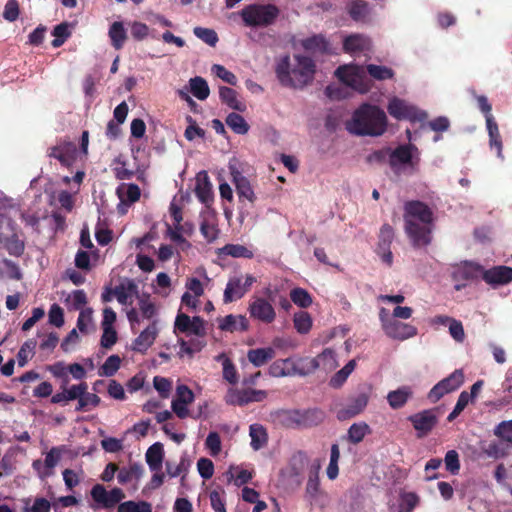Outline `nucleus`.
I'll return each instance as SVG.
<instances>
[{
	"mask_svg": "<svg viewBox=\"0 0 512 512\" xmlns=\"http://www.w3.org/2000/svg\"><path fill=\"white\" fill-rule=\"evenodd\" d=\"M404 229L414 248L428 246L432 241L433 211L424 202L410 200L404 204Z\"/></svg>",
	"mask_w": 512,
	"mask_h": 512,
	"instance_id": "1",
	"label": "nucleus"
},
{
	"mask_svg": "<svg viewBox=\"0 0 512 512\" xmlns=\"http://www.w3.org/2000/svg\"><path fill=\"white\" fill-rule=\"evenodd\" d=\"M295 65L291 67L290 56L285 55L277 62L275 73L282 86L302 89L314 79L316 65L313 59L295 55Z\"/></svg>",
	"mask_w": 512,
	"mask_h": 512,
	"instance_id": "2",
	"label": "nucleus"
},
{
	"mask_svg": "<svg viewBox=\"0 0 512 512\" xmlns=\"http://www.w3.org/2000/svg\"><path fill=\"white\" fill-rule=\"evenodd\" d=\"M346 128L359 136H380L386 131L387 117L379 107L365 103L354 111Z\"/></svg>",
	"mask_w": 512,
	"mask_h": 512,
	"instance_id": "3",
	"label": "nucleus"
},
{
	"mask_svg": "<svg viewBox=\"0 0 512 512\" xmlns=\"http://www.w3.org/2000/svg\"><path fill=\"white\" fill-rule=\"evenodd\" d=\"M246 27H268L273 25L280 15V9L274 4L253 3L239 12Z\"/></svg>",
	"mask_w": 512,
	"mask_h": 512,
	"instance_id": "4",
	"label": "nucleus"
},
{
	"mask_svg": "<svg viewBox=\"0 0 512 512\" xmlns=\"http://www.w3.org/2000/svg\"><path fill=\"white\" fill-rule=\"evenodd\" d=\"M483 266L477 262L464 260L451 265L450 277L456 291H461L469 284L482 279Z\"/></svg>",
	"mask_w": 512,
	"mask_h": 512,
	"instance_id": "5",
	"label": "nucleus"
},
{
	"mask_svg": "<svg viewBox=\"0 0 512 512\" xmlns=\"http://www.w3.org/2000/svg\"><path fill=\"white\" fill-rule=\"evenodd\" d=\"M420 162V152L412 143L402 144L395 149H390V167L395 173H399L401 167L416 169Z\"/></svg>",
	"mask_w": 512,
	"mask_h": 512,
	"instance_id": "6",
	"label": "nucleus"
},
{
	"mask_svg": "<svg viewBox=\"0 0 512 512\" xmlns=\"http://www.w3.org/2000/svg\"><path fill=\"white\" fill-rule=\"evenodd\" d=\"M387 111L397 120H409L412 123L424 122L428 117L425 111L419 110L415 106L409 105L404 100L397 97L389 101Z\"/></svg>",
	"mask_w": 512,
	"mask_h": 512,
	"instance_id": "7",
	"label": "nucleus"
},
{
	"mask_svg": "<svg viewBox=\"0 0 512 512\" xmlns=\"http://www.w3.org/2000/svg\"><path fill=\"white\" fill-rule=\"evenodd\" d=\"M336 77L345 85L358 90L361 93L368 91L364 82V68L358 65L339 66L335 71Z\"/></svg>",
	"mask_w": 512,
	"mask_h": 512,
	"instance_id": "8",
	"label": "nucleus"
},
{
	"mask_svg": "<svg viewBox=\"0 0 512 512\" xmlns=\"http://www.w3.org/2000/svg\"><path fill=\"white\" fill-rule=\"evenodd\" d=\"M464 382V373L456 369L449 376L439 381L428 393V399L432 403L439 401L444 395L456 391Z\"/></svg>",
	"mask_w": 512,
	"mask_h": 512,
	"instance_id": "9",
	"label": "nucleus"
},
{
	"mask_svg": "<svg viewBox=\"0 0 512 512\" xmlns=\"http://www.w3.org/2000/svg\"><path fill=\"white\" fill-rule=\"evenodd\" d=\"M90 495L98 506L106 509L113 508L118 503L120 504L125 498V493L121 488L115 487L107 491L101 484H95L90 491Z\"/></svg>",
	"mask_w": 512,
	"mask_h": 512,
	"instance_id": "10",
	"label": "nucleus"
},
{
	"mask_svg": "<svg viewBox=\"0 0 512 512\" xmlns=\"http://www.w3.org/2000/svg\"><path fill=\"white\" fill-rule=\"evenodd\" d=\"M407 420L416 430L417 437L427 436L437 425L438 416L434 409H426L408 416Z\"/></svg>",
	"mask_w": 512,
	"mask_h": 512,
	"instance_id": "11",
	"label": "nucleus"
},
{
	"mask_svg": "<svg viewBox=\"0 0 512 512\" xmlns=\"http://www.w3.org/2000/svg\"><path fill=\"white\" fill-rule=\"evenodd\" d=\"M231 180L235 185L240 202L247 201L251 206L254 205L257 197L254 193L250 181L242 175L234 164L229 165Z\"/></svg>",
	"mask_w": 512,
	"mask_h": 512,
	"instance_id": "12",
	"label": "nucleus"
},
{
	"mask_svg": "<svg viewBox=\"0 0 512 512\" xmlns=\"http://www.w3.org/2000/svg\"><path fill=\"white\" fill-rule=\"evenodd\" d=\"M174 327L175 330L181 333H190L198 337H204L206 335L205 321L199 316L190 318L187 314L178 313Z\"/></svg>",
	"mask_w": 512,
	"mask_h": 512,
	"instance_id": "13",
	"label": "nucleus"
},
{
	"mask_svg": "<svg viewBox=\"0 0 512 512\" xmlns=\"http://www.w3.org/2000/svg\"><path fill=\"white\" fill-rule=\"evenodd\" d=\"M250 316L263 323L270 324L276 318V312L272 304L264 298H256L249 305Z\"/></svg>",
	"mask_w": 512,
	"mask_h": 512,
	"instance_id": "14",
	"label": "nucleus"
},
{
	"mask_svg": "<svg viewBox=\"0 0 512 512\" xmlns=\"http://www.w3.org/2000/svg\"><path fill=\"white\" fill-rule=\"evenodd\" d=\"M385 334L395 340H406L417 335V328L411 324L400 322L392 318L384 325Z\"/></svg>",
	"mask_w": 512,
	"mask_h": 512,
	"instance_id": "15",
	"label": "nucleus"
},
{
	"mask_svg": "<svg viewBox=\"0 0 512 512\" xmlns=\"http://www.w3.org/2000/svg\"><path fill=\"white\" fill-rule=\"evenodd\" d=\"M9 226L11 227V233L1 232L0 244L10 256L21 257L25 251V241L19 237L11 222H9Z\"/></svg>",
	"mask_w": 512,
	"mask_h": 512,
	"instance_id": "16",
	"label": "nucleus"
},
{
	"mask_svg": "<svg viewBox=\"0 0 512 512\" xmlns=\"http://www.w3.org/2000/svg\"><path fill=\"white\" fill-rule=\"evenodd\" d=\"M75 152L76 146L74 143L61 140L55 146L48 149L47 155L50 158L57 159L63 166H69L74 158Z\"/></svg>",
	"mask_w": 512,
	"mask_h": 512,
	"instance_id": "17",
	"label": "nucleus"
},
{
	"mask_svg": "<svg viewBox=\"0 0 512 512\" xmlns=\"http://www.w3.org/2000/svg\"><path fill=\"white\" fill-rule=\"evenodd\" d=\"M482 279L490 285H503L512 281V268L496 266L486 270L483 267Z\"/></svg>",
	"mask_w": 512,
	"mask_h": 512,
	"instance_id": "18",
	"label": "nucleus"
},
{
	"mask_svg": "<svg viewBox=\"0 0 512 512\" xmlns=\"http://www.w3.org/2000/svg\"><path fill=\"white\" fill-rule=\"evenodd\" d=\"M369 397L366 393H360L352 398L347 406L338 411V419L346 420L360 414L367 406Z\"/></svg>",
	"mask_w": 512,
	"mask_h": 512,
	"instance_id": "19",
	"label": "nucleus"
},
{
	"mask_svg": "<svg viewBox=\"0 0 512 512\" xmlns=\"http://www.w3.org/2000/svg\"><path fill=\"white\" fill-rule=\"evenodd\" d=\"M343 50L352 55L370 51L371 40L362 34L349 35L343 41Z\"/></svg>",
	"mask_w": 512,
	"mask_h": 512,
	"instance_id": "20",
	"label": "nucleus"
},
{
	"mask_svg": "<svg viewBox=\"0 0 512 512\" xmlns=\"http://www.w3.org/2000/svg\"><path fill=\"white\" fill-rule=\"evenodd\" d=\"M218 327L226 332H244L249 329V321L244 315L229 314L218 319Z\"/></svg>",
	"mask_w": 512,
	"mask_h": 512,
	"instance_id": "21",
	"label": "nucleus"
},
{
	"mask_svg": "<svg viewBox=\"0 0 512 512\" xmlns=\"http://www.w3.org/2000/svg\"><path fill=\"white\" fill-rule=\"evenodd\" d=\"M158 334L156 321H153L139 336L133 341L132 349L144 354L154 343Z\"/></svg>",
	"mask_w": 512,
	"mask_h": 512,
	"instance_id": "22",
	"label": "nucleus"
},
{
	"mask_svg": "<svg viewBox=\"0 0 512 512\" xmlns=\"http://www.w3.org/2000/svg\"><path fill=\"white\" fill-rule=\"evenodd\" d=\"M195 194L206 206L213 202L212 184L206 171H201L196 176Z\"/></svg>",
	"mask_w": 512,
	"mask_h": 512,
	"instance_id": "23",
	"label": "nucleus"
},
{
	"mask_svg": "<svg viewBox=\"0 0 512 512\" xmlns=\"http://www.w3.org/2000/svg\"><path fill=\"white\" fill-rule=\"evenodd\" d=\"M246 293L247 290L242 284V278L237 276L231 277L229 278L226 288L224 290V303H231L233 301L241 299Z\"/></svg>",
	"mask_w": 512,
	"mask_h": 512,
	"instance_id": "24",
	"label": "nucleus"
},
{
	"mask_svg": "<svg viewBox=\"0 0 512 512\" xmlns=\"http://www.w3.org/2000/svg\"><path fill=\"white\" fill-rule=\"evenodd\" d=\"M298 425L308 428L321 424L324 421L325 413L318 408L307 409L303 412H296Z\"/></svg>",
	"mask_w": 512,
	"mask_h": 512,
	"instance_id": "25",
	"label": "nucleus"
},
{
	"mask_svg": "<svg viewBox=\"0 0 512 512\" xmlns=\"http://www.w3.org/2000/svg\"><path fill=\"white\" fill-rule=\"evenodd\" d=\"M412 396L413 391L410 386H401L396 390L390 391L386 398L389 406L396 410L404 407Z\"/></svg>",
	"mask_w": 512,
	"mask_h": 512,
	"instance_id": "26",
	"label": "nucleus"
},
{
	"mask_svg": "<svg viewBox=\"0 0 512 512\" xmlns=\"http://www.w3.org/2000/svg\"><path fill=\"white\" fill-rule=\"evenodd\" d=\"M219 97L222 103L235 111L244 112L246 110L245 103L238 99V93L230 87L220 86Z\"/></svg>",
	"mask_w": 512,
	"mask_h": 512,
	"instance_id": "27",
	"label": "nucleus"
},
{
	"mask_svg": "<svg viewBox=\"0 0 512 512\" xmlns=\"http://www.w3.org/2000/svg\"><path fill=\"white\" fill-rule=\"evenodd\" d=\"M275 350L272 347L250 349L247 352V359L255 367H261L275 357Z\"/></svg>",
	"mask_w": 512,
	"mask_h": 512,
	"instance_id": "28",
	"label": "nucleus"
},
{
	"mask_svg": "<svg viewBox=\"0 0 512 512\" xmlns=\"http://www.w3.org/2000/svg\"><path fill=\"white\" fill-rule=\"evenodd\" d=\"M164 458L163 445L159 442L151 445L146 452V462L151 471H160Z\"/></svg>",
	"mask_w": 512,
	"mask_h": 512,
	"instance_id": "29",
	"label": "nucleus"
},
{
	"mask_svg": "<svg viewBox=\"0 0 512 512\" xmlns=\"http://www.w3.org/2000/svg\"><path fill=\"white\" fill-rule=\"evenodd\" d=\"M371 433L370 426L365 422L353 423L348 431L346 436H343V439L347 440L351 444H359L363 441L366 435Z\"/></svg>",
	"mask_w": 512,
	"mask_h": 512,
	"instance_id": "30",
	"label": "nucleus"
},
{
	"mask_svg": "<svg viewBox=\"0 0 512 512\" xmlns=\"http://www.w3.org/2000/svg\"><path fill=\"white\" fill-rule=\"evenodd\" d=\"M302 47L311 53L325 54L329 52V42L322 35L308 37L301 42Z\"/></svg>",
	"mask_w": 512,
	"mask_h": 512,
	"instance_id": "31",
	"label": "nucleus"
},
{
	"mask_svg": "<svg viewBox=\"0 0 512 512\" xmlns=\"http://www.w3.org/2000/svg\"><path fill=\"white\" fill-rule=\"evenodd\" d=\"M268 373L272 377H286L293 376V359H278L274 361L270 366Z\"/></svg>",
	"mask_w": 512,
	"mask_h": 512,
	"instance_id": "32",
	"label": "nucleus"
},
{
	"mask_svg": "<svg viewBox=\"0 0 512 512\" xmlns=\"http://www.w3.org/2000/svg\"><path fill=\"white\" fill-rule=\"evenodd\" d=\"M317 362V369H322L325 372H330L338 366L336 360V353L330 348H325L320 354L314 357Z\"/></svg>",
	"mask_w": 512,
	"mask_h": 512,
	"instance_id": "33",
	"label": "nucleus"
},
{
	"mask_svg": "<svg viewBox=\"0 0 512 512\" xmlns=\"http://www.w3.org/2000/svg\"><path fill=\"white\" fill-rule=\"evenodd\" d=\"M486 126L489 135L490 147L496 149L498 157H502V139L495 119L488 118Z\"/></svg>",
	"mask_w": 512,
	"mask_h": 512,
	"instance_id": "34",
	"label": "nucleus"
},
{
	"mask_svg": "<svg viewBox=\"0 0 512 512\" xmlns=\"http://www.w3.org/2000/svg\"><path fill=\"white\" fill-rule=\"evenodd\" d=\"M369 12V4L365 0H352L348 5V13L354 21H364Z\"/></svg>",
	"mask_w": 512,
	"mask_h": 512,
	"instance_id": "35",
	"label": "nucleus"
},
{
	"mask_svg": "<svg viewBox=\"0 0 512 512\" xmlns=\"http://www.w3.org/2000/svg\"><path fill=\"white\" fill-rule=\"evenodd\" d=\"M220 254L233 258L252 259L254 257L253 251L241 244H226L220 249Z\"/></svg>",
	"mask_w": 512,
	"mask_h": 512,
	"instance_id": "36",
	"label": "nucleus"
},
{
	"mask_svg": "<svg viewBox=\"0 0 512 512\" xmlns=\"http://www.w3.org/2000/svg\"><path fill=\"white\" fill-rule=\"evenodd\" d=\"M293 375L307 376L317 370V362L314 358L303 357L293 360Z\"/></svg>",
	"mask_w": 512,
	"mask_h": 512,
	"instance_id": "37",
	"label": "nucleus"
},
{
	"mask_svg": "<svg viewBox=\"0 0 512 512\" xmlns=\"http://www.w3.org/2000/svg\"><path fill=\"white\" fill-rule=\"evenodd\" d=\"M190 89L191 93L199 100H206L210 94L207 81L200 76L190 79Z\"/></svg>",
	"mask_w": 512,
	"mask_h": 512,
	"instance_id": "38",
	"label": "nucleus"
},
{
	"mask_svg": "<svg viewBox=\"0 0 512 512\" xmlns=\"http://www.w3.org/2000/svg\"><path fill=\"white\" fill-rule=\"evenodd\" d=\"M109 37L115 49L119 50L123 47L127 35L124 26L121 22H114L110 26Z\"/></svg>",
	"mask_w": 512,
	"mask_h": 512,
	"instance_id": "39",
	"label": "nucleus"
},
{
	"mask_svg": "<svg viewBox=\"0 0 512 512\" xmlns=\"http://www.w3.org/2000/svg\"><path fill=\"white\" fill-rule=\"evenodd\" d=\"M226 124L233 130V132L239 135H244L249 131V125L244 117L235 112L228 114L226 117Z\"/></svg>",
	"mask_w": 512,
	"mask_h": 512,
	"instance_id": "40",
	"label": "nucleus"
},
{
	"mask_svg": "<svg viewBox=\"0 0 512 512\" xmlns=\"http://www.w3.org/2000/svg\"><path fill=\"white\" fill-rule=\"evenodd\" d=\"M249 434L251 437L250 444L254 450H259L267 443V433L261 425H251L249 428Z\"/></svg>",
	"mask_w": 512,
	"mask_h": 512,
	"instance_id": "41",
	"label": "nucleus"
},
{
	"mask_svg": "<svg viewBox=\"0 0 512 512\" xmlns=\"http://www.w3.org/2000/svg\"><path fill=\"white\" fill-rule=\"evenodd\" d=\"M312 318L306 311H299L294 314L293 324L296 331L300 334H307L312 328Z\"/></svg>",
	"mask_w": 512,
	"mask_h": 512,
	"instance_id": "42",
	"label": "nucleus"
},
{
	"mask_svg": "<svg viewBox=\"0 0 512 512\" xmlns=\"http://www.w3.org/2000/svg\"><path fill=\"white\" fill-rule=\"evenodd\" d=\"M308 460L304 453L298 452L295 454L290 462V473L292 476L296 477V482L300 484L302 482V472L307 464Z\"/></svg>",
	"mask_w": 512,
	"mask_h": 512,
	"instance_id": "43",
	"label": "nucleus"
},
{
	"mask_svg": "<svg viewBox=\"0 0 512 512\" xmlns=\"http://www.w3.org/2000/svg\"><path fill=\"white\" fill-rule=\"evenodd\" d=\"M225 402L229 405L243 406L249 403L248 389H228L225 395Z\"/></svg>",
	"mask_w": 512,
	"mask_h": 512,
	"instance_id": "44",
	"label": "nucleus"
},
{
	"mask_svg": "<svg viewBox=\"0 0 512 512\" xmlns=\"http://www.w3.org/2000/svg\"><path fill=\"white\" fill-rule=\"evenodd\" d=\"M133 293H137V286L133 282H129L127 286L120 284L113 289V294L120 304H131L129 298Z\"/></svg>",
	"mask_w": 512,
	"mask_h": 512,
	"instance_id": "45",
	"label": "nucleus"
},
{
	"mask_svg": "<svg viewBox=\"0 0 512 512\" xmlns=\"http://www.w3.org/2000/svg\"><path fill=\"white\" fill-rule=\"evenodd\" d=\"M355 360H350L341 370H339L331 379L330 386L333 388H339L347 380L348 376L355 369Z\"/></svg>",
	"mask_w": 512,
	"mask_h": 512,
	"instance_id": "46",
	"label": "nucleus"
},
{
	"mask_svg": "<svg viewBox=\"0 0 512 512\" xmlns=\"http://www.w3.org/2000/svg\"><path fill=\"white\" fill-rule=\"evenodd\" d=\"M290 298L295 305L301 308H308L312 304V297L309 292L300 287L290 291Z\"/></svg>",
	"mask_w": 512,
	"mask_h": 512,
	"instance_id": "47",
	"label": "nucleus"
},
{
	"mask_svg": "<svg viewBox=\"0 0 512 512\" xmlns=\"http://www.w3.org/2000/svg\"><path fill=\"white\" fill-rule=\"evenodd\" d=\"M121 359L118 355L109 356L104 364L99 368L98 374L100 376L111 377L120 368Z\"/></svg>",
	"mask_w": 512,
	"mask_h": 512,
	"instance_id": "48",
	"label": "nucleus"
},
{
	"mask_svg": "<svg viewBox=\"0 0 512 512\" xmlns=\"http://www.w3.org/2000/svg\"><path fill=\"white\" fill-rule=\"evenodd\" d=\"M37 342L34 339H29L23 343V345L20 347L18 354H17V360L18 365L20 367H23L27 364L28 359L34 354V350L36 348Z\"/></svg>",
	"mask_w": 512,
	"mask_h": 512,
	"instance_id": "49",
	"label": "nucleus"
},
{
	"mask_svg": "<svg viewBox=\"0 0 512 512\" xmlns=\"http://www.w3.org/2000/svg\"><path fill=\"white\" fill-rule=\"evenodd\" d=\"M366 70L368 74L376 80H386L394 77V71L386 66L369 64Z\"/></svg>",
	"mask_w": 512,
	"mask_h": 512,
	"instance_id": "50",
	"label": "nucleus"
},
{
	"mask_svg": "<svg viewBox=\"0 0 512 512\" xmlns=\"http://www.w3.org/2000/svg\"><path fill=\"white\" fill-rule=\"evenodd\" d=\"M219 359H223V378L230 384H236L238 382V375L233 362L228 357H225L224 354L220 355Z\"/></svg>",
	"mask_w": 512,
	"mask_h": 512,
	"instance_id": "51",
	"label": "nucleus"
},
{
	"mask_svg": "<svg viewBox=\"0 0 512 512\" xmlns=\"http://www.w3.org/2000/svg\"><path fill=\"white\" fill-rule=\"evenodd\" d=\"M138 304L143 318L150 320L156 315V306L153 302H151L150 296L148 294H143L140 296Z\"/></svg>",
	"mask_w": 512,
	"mask_h": 512,
	"instance_id": "52",
	"label": "nucleus"
},
{
	"mask_svg": "<svg viewBox=\"0 0 512 512\" xmlns=\"http://www.w3.org/2000/svg\"><path fill=\"white\" fill-rule=\"evenodd\" d=\"M394 239V230L391 225L384 224L382 225L379 233V241L377 248L379 249H387L390 248Z\"/></svg>",
	"mask_w": 512,
	"mask_h": 512,
	"instance_id": "53",
	"label": "nucleus"
},
{
	"mask_svg": "<svg viewBox=\"0 0 512 512\" xmlns=\"http://www.w3.org/2000/svg\"><path fill=\"white\" fill-rule=\"evenodd\" d=\"M53 36L55 39L51 42L54 48H58L63 45L66 39L70 36L67 23H61L54 27Z\"/></svg>",
	"mask_w": 512,
	"mask_h": 512,
	"instance_id": "54",
	"label": "nucleus"
},
{
	"mask_svg": "<svg viewBox=\"0 0 512 512\" xmlns=\"http://www.w3.org/2000/svg\"><path fill=\"white\" fill-rule=\"evenodd\" d=\"M193 32L196 37L210 46H215L218 42V35L213 29L195 27Z\"/></svg>",
	"mask_w": 512,
	"mask_h": 512,
	"instance_id": "55",
	"label": "nucleus"
},
{
	"mask_svg": "<svg viewBox=\"0 0 512 512\" xmlns=\"http://www.w3.org/2000/svg\"><path fill=\"white\" fill-rule=\"evenodd\" d=\"M100 397L94 393H89L87 390L82 395L78 405L76 406V411H87L89 406L96 407L100 404Z\"/></svg>",
	"mask_w": 512,
	"mask_h": 512,
	"instance_id": "56",
	"label": "nucleus"
},
{
	"mask_svg": "<svg viewBox=\"0 0 512 512\" xmlns=\"http://www.w3.org/2000/svg\"><path fill=\"white\" fill-rule=\"evenodd\" d=\"M114 164H117L113 168L114 175L118 180H129L133 178L134 172L126 168V161L120 157L114 159Z\"/></svg>",
	"mask_w": 512,
	"mask_h": 512,
	"instance_id": "57",
	"label": "nucleus"
},
{
	"mask_svg": "<svg viewBox=\"0 0 512 512\" xmlns=\"http://www.w3.org/2000/svg\"><path fill=\"white\" fill-rule=\"evenodd\" d=\"M446 470L451 474L456 475L460 470L459 454L456 450L447 451L444 458Z\"/></svg>",
	"mask_w": 512,
	"mask_h": 512,
	"instance_id": "58",
	"label": "nucleus"
},
{
	"mask_svg": "<svg viewBox=\"0 0 512 512\" xmlns=\"http://www.w3.org/2000/svg\"><path fill=\"white\" fill-rule=\"evenodd\" d=\"M224 494L225 492L223 490L221 492L212 490L209 493L210 504L215 512H227Z\"/></svg>",
	"mask_w": 512,
	"mask_h": 512,
	"instance_id": "59",
	"label": "nucleus"
},
{
	"mask_svg": "<svg viewBox=\"0 0 512 512\" xmlns=\"http://www.w3.org/2000/svg\"><path fill=\"white\" fill-rule=\"evenodd\" d=\"M470 401V396L467 391H462L458 397L456 405L454 406L452 412L448 415L447 420L453 421L456 417L460 415V413L466 408Z\"/></svg>",
	"mask_w": 512,
	"mask_h": 512,
	"instance_id": "60",
	"label": "nucleus"
},
{
	"mask_svg": "<svg viewBox=\"0 0 512 512\" xmlns=\"http://www.w3.org/2000/svg\"><path fill=\"white\" fill-rule=\"evenodd\" d=\"M154 388L158 391L161 398H168L172 388V383L169 379L155 376L153 379Z\"/></svg>",
	"mask_w": 512,
	"mask_h": 512,
	"instance_id": "61",
	"label": "nucleus"
},
{
	"mask_svg": "<svg viewBox=\"0 0 512 512\" xmlns=\"http://www.w3.org/2000/svg\"><path fill=\"white\" fill-rule=\"evenodd\" d=\"M205 446L212 456H217L221 452L220 435L215 431L210 432L205 440Z\"/></svg>",
	"mask_w": 512,
	"mask_h": 512,
	"instance_id": "62",
	"label": "nucleus"
},
{
	"mask_svg": "<svg viewBox=\"0 0 512 512\" xmlns=\"http://www.w3.org/2000/svg\"><path fill=\"white\" fill-rule=\"evenodd\" d=\"M420 498L414 492H405L401 495L400 508H405L407 512H412L419 504Z\"/></svg>",
	"mask_w": 512,
	"mask_h": 512,
	"instance_id": "63",
	"label": "nucleus"
},
{
	"mask_svg": "<svg viewBox=\"0 0 512 512\" xmlns=\"http://www.w3.org/2000/svg\"><path fill=\"white\" fill-rule=\"evenodd\" d=\"M494 434L497 437L512 443V421H503L499 423L494 430Z\"/></svg>",
	"mask_w": 512,
	"mask_h": 512,
	"instance_id": "64",
	"label": "nucleus"
}]
</instances>
